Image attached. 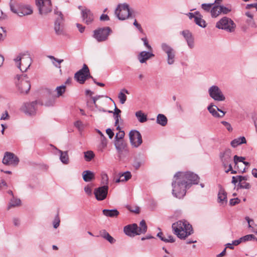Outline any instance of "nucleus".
<instances>
[{
  "label": "nucleus",
  "instance_id": "nucleus-1",
  "mask_svg": "<svg viewBox=\"0 0 257 257\" xmlns=\"http://www.w3.org/2000/svg\"><path fill=\"white\" fill-rule=\"evenodd\" d=\"M174 233L180 239H185L193 233L192 225L186 220H179L172 224Z\"/></svg>",
  "mask_w": 257,
  "mask_h": 257
},
{
  "label": "nucleus",
  "instance_id": "nucleus-2",
  "mask_svg": "<svg viewBox=\"0 0 257 257\" xmlns=\"http://www.w3.org/2000/svg\"><path fill=\"white\" fill-rule=\"evenodd\" d=\"M172 186L173 188L172 194L178 198L183 197L186 194V189L189 188L185 182L180 179L179 176L176 177V174L174 176Z\"/></svg>",
  "mask_w": 257,
  "mask_h": 257
},
{
  "label": "nucleus",
  "instance_id": "nucleus-3",
  "mask_svg": "<svg viewBox=\"0 0 257 257\" xmlns=\"http://www.w3.org/2000/svg\"><path fill=\"white\" fill-rule=\"evenodd\" d=\"M14 60L22 72H26L32 64V59L30 55L24 53L19 54Z\"/></svg>",
  "mask_w": 257,
  "mask_h": 257
},
{
  "label": "nucleus",
  "instance_id": "nucleus-4",
  "mask_svg": "<svg viewBox=\"0 0 257 257\" xmlns=\"http://www.w3.org/2000/svg\"><path fill=\"white\" fill-rule=\"evenodd\" d=\"M179 176L186 185L190 188L192 184H197L199 178L197 175L191 172H178L176 174V177Z\"/></svg>",
  "mask_w": 257,
  "mask_h": 257
},
{
  "label": "nucleus",
  "instance_id": "nucleus-5",
  "mask_svg": "<svg viewBox=\"0 0 257 257\" xmlns=\"http://www.w3.org/2000/svg\"><path fill=\"white\" fill-rule=\"evenodd\" d=\"M18 82L17 83V88L21 93H27L30 88V82L28 79L27 74H23L21 75H17Z\"/></svg>",
  "mask_w": 257,
  "mask_h": 257
},
{
  "label": "nucleus",
  "instance_id": "nucleus-6",
  "mask_svg": "<svg viewBox=\"0 0 257 257\" xmlns=\"http://www.w3.org/2000/svg\"><path fill=\"white\" fill-rule=\"evenodd\" d=\"M216 27L231 33L234 31L236 25L230 18L224 17L216 23Z\"/></svg>",
  "mask_w": 257,
  "mask_h": 257
},
{
  "label": "nucleus",
  "instance_id": "nucleus-7",
  "mask_svg": "<svg viewBox=\"0 0 257 257\" xmlns=\"http://www.w3.org/2000/svg\"><path fill=\"white\" fill-rule=\"evenodd\" d=\"M10 7L11 11L20 17L31 15L33 12L32 7L28 5H20L18 8H16L12 0L10 3Z\"/></svg>",
  "mask_w": 257,
  "mask_h": 257
},
{
  "label": "nucleus",
  "instance_id": "nucleus-8",
  "mask_svg": "<svg viewBox=\"0 0 257 257\" xmlns=\"http://www.w3.org/2000/svg\"><path fill=\"white\" fill-rule=\"evenodd\" d=\"M111 32V29L108 27L100 28L93 31V37L98 42H103L108 39Z\"/></svg>",
  "mask_w": 257,
  "mask_h": 257
},
{
  "label": "nucleus",
  "instance_id": "nucleus-9",
  "mask_svg": "<svg viewBox=\"0 0 257 257\" xmlns=\"http://www.w3.org/2000/svg\"><path fill=\"white\" fill-rule=\"evenodd\" d=\"M115 15L120 20H124L131 16L129 6L126 4H119L115 11Z\"/></svg>",
  "mask_w": 257,
  "mask_h": 257
},
{
  "label": "nucleus",
  "instance_id": "nucleus-10",
  "mask_svg": "<svg viewBox=\"0 0 257 257\" xmlns=\"http://www.w3.org/2000/svg\"><path fill=\"white\" fill-rule=\"evenodd\" d=\"M89 78H92V76L90 74L88 67L85 64L83 65V68L74 75V78L80 84H83L86 80Z\"/></svg>",
  "mask_w": 257,
  "mask_h": 257
},
{
  "label": "nucleus",
  "instance_id": "nucleus-11",
  "mask_svg": "<svg viewBox=\"0 0 257 257\" xmlns=\"http://www.w3.org/2000/svg\"><path fill=\"white\" fill-rule=\"evenodd\" d=\"M208 93L211 98L215 101H223L225 97L223 92L217 85H212L208 89Z\"/></svg>",
  "mask_w": 257,
  "mask_h": 257
},
{
  "label": "nucleus",
  "instance_id": "nucleus-12",
  "mask_svg": "<svg viewBox=\"0 0 257 257\" xmlns=\"http://www.w3.org/2000/svg\"><path fill=\"white\" fill-rule=\"evenodd\" d=\"M36 4L41 15H47L52 11L50 0H36Z\"/></svg>",
  "mask_w": 257,
  "mask_h": 257
},
{
  "label": "nucleus",
  "instance_id": "nucleus-13",
  "mask_svg": "<svg viewBox=\"0 0 257 257\" xmlns=\"http://www.w3.org/2000/svg\"><path fill=\"white\" fill-rule=\"evenodd\" d=\"M55 14L57 16L54 24V30L57 35H64V31L63 24V16L60 12L55 11Z\"/></svg>",
  "mask_w": 257,
  "mask_h": 257
},
{
  "label": "nucleus",
  "instance_id": "nucleus-14",
  "mask_svg": "<svg viewBox=\"0 0 257 257\" xmlns=\"http://www.w3.org/2000/svg\"><path fill=\"white\" fill-rule=\"evenodd\" d=\"M161 48L167 55L168 64L169 65L174 64L175 61V51L171 46L165 43L161 44Z\"/></svg>",
  "mask_w": 257,
  "mask_h": 257
},
{
  "label": "nucleus",
  "instance_id": "nucleus-15",
  "mask_svg": "<svg viewBox=\"0 0 257 257\" xmlns=\"http://www.w3.org/2000/svg\"><path fill=\"white\" fill-rule=\"evenodd\" d=\"M232 151L229 149H226L219 154V158L220 159L222 165L224 169L229 166L232 161Z\"/></svg>",
  "mask_w": 257,
  "mask_h": 257
},
{
  "label": "nucleus",
  "instance_id": "nucleus-16",
  "mask_svg": "<svg viewBox=\"0 0 257 257\" xmlns=\"http://www.w3.org/2000/svg\"><path fill=\"white\" fill-rule=\"evenodd\" d=\"M131 145L134 147H139L142 143V138L140 133L137 130H132L129 133Z\"/></svg>",
  "mask_w": 257,
  "mask_h": 257
},
{
  "label": "nucleus",
  "instance_id": "nucleus-17",
  "mask_svg": "<svg viewBox=\"0 0 257 257\" xmlns=\"http://www.w3.org/2000/svg\"><path fill=\"white\" fill-rule=\"evenodd\" d=\"M19 162V158L10 152H6L3 160V164L6 165L16 166Z\"/></svg>",
  "mask_w": 257,
  "mask_h": 257
},
{
  "label": "nucleus",
  "instance_id": "nucleus-18",
  "mask_svg": "<svg viewBox=\"0 0 257 257\" xmlns=\"http://www.w3.org/2000/svg\"><path fill=\"white\" fill-rule=\"evenodd\" d=\"M108 186H100L96 188L94 190V194L98 201L104 200L107 195Z\"/></svg>",
  "mask_w": 257,
  "mask_h": 257
},
{
  "label": "nucleus",
  "instance_id": "nucleus-19",
  "mask_svg": "<svg viewBox=\"0 0 257 257\" xmlns=\"http://www.w3.org/2000/svg\"><path fill=\"white\" fill-rule=\"evenodd\" d=\"M81 14L82 21L86 25H90L93 22L94 16L89 9H84L82 10Z\"/></svg>",
  "mask_w": 257,
  "mask_h": 257
},
{
  "label": "nucleus",
  "instance_id": "nucleus-20",
  "mask_svg": "<svg viewBox=\"0 0 257 257\" xmlns=\"http://www.w3.org/2000/svg\"><path fill=\"white\" fill-rule=\"evenodd\" d=\"M36 101L24 103L21 107V110L26 114L34 115L36 113Z\"/></svg>",
  "mask_w": 257,
  "mask_h": 257
},
{
  "label": "nucleus",
  "instance_id": "nucleus-21",
  "mask_svg": "<svg viewBox=\"0 0 257 257\" xmlns=\"http://www.w3.org/2000/svg\"><path fill=\"white\" fill-rule=\"evenodd\" d=\"M138 226L137 224L134 223L125 226L124 227L123 230L124 233L128 236H134L135 235L138 234Z\"/></svg>",
  "mask_w": 257,
  "mask_h": 257
},
{
  "label": "nucleus",
  "instance_id": "nucleus-22",
  "mask_svg": "<svg viewBox=\"0 0 257 257\" xmlns=\"http://www.w3.org/2000/svg\"><path fill=\"white\" fill-rule=\"evenodd\" d=\"M219 188L218 201L221 204L225 205L227 202V193L221 185H219Z\"/></svg>",
  "mask_w": 257,
  "mask_h": 257
},
{
  "label": "nucleus",
  "instance_id": "nucleus-23",
  "mask_svg": "<svg viewBox=\"0 0 257 257\" xmlns=\"http://www.w3.org/2000/svg\"><path fill=\"white\" fill-rule=\"evenodd\" d=\"M181 33L185 39L189 47L191 49L193 48L194 47V39L192 33L188 30H184Z\"/></svg>",
  "mask_w": 257,
  "mask_h": 257
},
{
  "label": "nucleus",
  "instance_id": "nucleus-24",
  "mask_svg": "<svg viewBox=\"0 0 257 257\" xmlns=\"http://www.w3.org/2000/svg\"><path fill=\"white\" fill-rule=\"evenodd\" d=\"M154 56V55L151 52L142 51L138 56V58L141 63H144L151 58Z\"/></svg>",
  "mask_w": 257,
  "mask_h": 257
},
{
  "label": "nucleus",
  "instance_id": "nucleus-25",
  "mask_svg": "<svg viewBox=\"0 0 257 257\" xmlns=\"http://www.w3.org/2000/svg\"><path fill=\"white\" fill-rule=\"evenodd\" d=\"M114 146L119 154L126 150V144L123 140H114Z\"/></svg>",
  "mask_w": 257,
  "mask_h": 257
},
{
  "label": "nucleus",
  "instance_id": "nucleus-26",
  "mask_svg": "<svg viewBox=\"0 0 257 257\" xmlns=\"http://www.w3.org/2000/svg\"><path fill=\"white\" fill-rule=\"evenodd\" d=\"M245 160V157H239L237 155H235L233 157V162L234 163V168L235 169H237L238 170V172L239 173H243L245 171V168H244L243 169H239V165L238 163L239 162H242L244 161Z\"/></svg>",
  "mask_w": 257,
  "mask_h": 257
},
{
  "label": "nucleus",
  "instance_id": "nucleus-27",
  "mask_svg": "<svg viewBox=\"0 0 257 257\" xmlns=\"http://www.w3.org/2000/svg\"><path fill=\"white\" fill-rule=\"evenodd\" d=\"M82 175L83 180L86 182H90L95 179L94 173L89 170L84 171Z\"/></svg>",
  "mask_w": 257,
  "mask_h": 257
},
{
  "label": "nucleus",
  "instance_id": "nucleus-28",
  "mask_svg": "<svg viewBox=\"0 0 257 257\" xmlns=\"http://www.w3.org/2000/svg\"><path fill=\"white\" fill-rule=\"evenodd\" d=\"M99 236L107 240L111 244H113L115 242V239L104 229L99 231ZM97 236H99V235Z\"/></svg>",
  "mask_w": 257,
  "mask_h": 257
},
{
  "label": "nucleus",
  "instance_id": "nucleus-29",
  "mask_svg": "<svg viewBox=\"0 0 257 257\" xmlns=\"http://www.w3.org/2000/svg\"><path fill=\"white\" fill-rule=\"evenodd\" d=\"M102 213L104 215L109 217H116L119 215V211L116 209H103Z\"/></svg>",
  "mask_w": 257,
  "mask_h": 257
},
{
  "label": "nucleus",
  "instance_id": "nucleus-30",
  "mask_svg": "<svg viewBox=\"0 0 257 257\" xmlns=\"http://www.w3.org/2000/svg\"><path fill=\"white\" fill-rule=\"evenodd\" d=\"M246 141L244 137H240L236 139H234L231 142V146L235 148L238 145L243 144H246Z\"/></svg>",
  "mask_w": 257,
  "mask_h": 257
},
{
  "label": "nucleus",
  "instance_id": "nucleus-31",
  "mask_svg": "<svg viewBox=\"0 0 257 257\" xmlns=\"http://www.w3.org/2000/svg\"><path fill=\"white\" fill-rule=\"evenodd\" d=\"M156 122L161 125L164 126L167 124L168 119L165 115L159 114L157 116Z\"/></svg>",
  "mask_w": 257,
  "mask_h": 257
},
{
  "label": "nucleus",
  "instance_id": "nucleus-32",
  "mask_svg": "<svg viewBox=\"0 0 257 257\" xmlns=\"http://www.w3.org/2000/svg\"><path fill=\"white\" fill-rule=\"evenodd\" d=\"M124 93H126L127 94H130L128 91L127 89L123 88L121 90L118 95V98L119 100V102L122 104H124L126 100V96Z\"/></svg>",
  "mask_w": 257,
  "mask_h": 257
},
{
  "label": "nucleus",
  "instance_id": "nucleus-33",
  "mask_svg": "<svg viewBox=\"0 0 257 257\" xmlns=\"http://www.w3.org/2000/svg\"><path fill=\"white\" fill-rule=\"evenodd\" d=\"M245 219L248 223V227L252 229V232L257 234V224L254 223L253 220L248 216H246Z\"/></svg>",
  "mask_w": 257,
  "mask_h": 257
},
{
  "label": "nucleus",
  "instance_id": "nucleus-34",
  "mask_svg": "<svg viewBox=\"0 0 257 257\" xmlns=\"http://www.w3.org/2000/svg\"><path fill=\"white\" fill-rule=\"evenodd\" d=\"M60 153V160L64 164H68L69 162V156L68 152L67 151L63 152L61 150H59Z\"/></svg>",
  "mask_w": 257,
  "mask_h": 257
},
{
  "label": "nucleus",
  "instance_id": "nucleus-35",
  "mask_svg": "<svg viewBox=\"0 0 257 257\" xmlns=\"http://www.w3.org/2000/svg\"><path fill=\"white\" fill-rule=\"evenodd\" d=\"M249 177L247 176H233L232 177V181L231 183L233 184L234 185H236V183H238V182H241V181H246L248 180Z\"/></svg>",
  "mask_w": 257,
  "mask_h": 257
},
{
  "label": "nucleus",
  "instance_id": "nucleus-36",
  "mask_svg": "<svg viewBox=\"0 0 257 257\" xmlns=\"http://www.w3.org/2000/svg\"><path fill=\"white\" fill-rule=\"evenodd\" d=\"M217 106L211 103L207 107L209 112L215 117H219L220 114L216 110Z\"/></svg>",
  "mask_w": 257,
  "mask_h": 257
},
{
  "label": "nucleus",
  "instance_id": "nucleus-37",
  "mask_svg": "<svg viewBox=\"0 0 257 257\" xmlns=\"http://www.w3.org/2000/svg\"><path fill=\"white\" fill-rule=\"evenodd\" d=\"M147 230V226L144 220H142L140 223V227H138V234L140 235L142 233H145Z\"/></svg>",
  "mask_w": 257,
  "mask_h": 257
},
{
  "label": "nucleus",
  "instance_id": "nucleus-38",
  "mask_svg": "<svg viewBox=\"0 0 257 257\" xmlns=\"http://www.w3.org/2000/svg\"><path fill=\"white\" fill-rule=\"evenodd\" d=\"M136 116L137 117L138 120L143 123L147 120V116L141 110L138 111L136 112Z\"/></svg>",
  "mask_w": 257,
  "mask_h": 257
},
{
  "label": "nucleus",
  "instance_id": "nucleus-39",
  "mask_svg": "<svg viewBox=\"0 0 257 257\" xmlns=\"http://www.w3.org/2000/svg\"><path fill=\"white\" fill-rule=\"evenodd\" d=\"M219 9V5L214 6L212 8L210 13L212 18H216L221 14Z\"/></svg>",
  "mask_w": 257,
  "mask_h": 257
},
{
  "label": "nucleus",
  "instance_id": "nucleus-40",
  "mask_svg": "<svg viewBox=\"0 0 257 257\" xmlns=\"http://www.w3.org/2000/svg\"><path fill=\"white\" fill-rule=\"evenodd\" d=\"M21 201L20 199L15 198L13 197L10 202L8 209H10L11 207L20 206L21 205Z\"/></svg>",
  "mask_w": 257,
  "mask_h": 257
},
{
  "label": "nucleus",
  "instance_id": "nucleus-41",
  "mask_svg": "<svg viewBox=\"0 0 257 257\" xmlns=\"http://www.w3.org/2000/svg\"><path fill=\"white\" fill-rule=\"evenodd\" d=\"M194 22L197 25L201 28H204L207 26L205 21L203 19V17L199 18H195Z\"/></svg>",
  "mask_w": 257,
  "mask_h": 257
},
{
  "label": "nucleus",
  "instance_id": "nucleus-42",
  "mask_svg": "<svg viewBox=\"0 0 257 257\" xmlns=\"http://www.w3.org/2000/svg\"><path fill=\"white\" fill-rule=\"evenodd\" d=\"M238 185L237 186V190L239 189H249L251 187V185L249 183L246 182V181L238 182Z\"/></svg>",
  "mask_w": 257,
  "mask_h": 257
},
{
  "label": "nucleus",
  "instance_id": "nucleus-43",
  "mask_svg": "<svg viewBox=\"0 0 257 257\" xmlns=\"http://www.w3.org/2000/svg\"><path fill=\"white\" fill-rule=\"evenodd\" d=\"M84 159L86 161L90 162L94 157L95 155L91 151H88L84 153Z\"/></svg>",
  "mask_w": 257,
  "mask_h": 257
},
{
  "label": "nucleus",
  "instance_id": "nucleus-44",
  "mask_svg": "<svg viewBox=\"0 0 257 257\" xmlns=\"http://www.w3.org/2000/svg\"><path fill=\"white\" fill-rule=\"evenodd\" d=\"M55 90L57 92V96L59 97L62 96L63 94L65 92L66 86L64 85L58 86L56 87Z\"/></svg>",
  "mask_w": 257,
  "mask_h": 257
},
{
  "label": "nucleus",
  "instance_id": "nucleus-45",
  "mask_svg": "<svg viewBox=\"0 0 257 257\" xmlns=\"http://www.w3.org/2000/svg\"><path fill=\"white\" fill-rule=\"evenodd\" d=\"M52 60L53 64L56 67L60 68V63L63 61V59H58L53 56H49L48 57Z\"/></svg>",
  "mask_w": 257,
  "mask_h": 257
},
{
  "label": "nucleus",
  "instance_id": "nucleus-46",
  "mask_svg": "<svg viewBox=\"0 0 257 257\" xmlns=\"http://www.w3.org/2000/svg\"><path fill=\"white\" fill-rule=\"evenodd\" d=\"M101 184L102 185V186H108V177L106 174H102L101 175Z\"/></svg>",
  "mask_w": 257,
  "mask_h": 257
},
{
  "label": "nucleus",
  "instance_id": "nucleus-47",
  "mask_svg": "<svg viewBox=\"0 0 257 257\" xmlns=\"http://www.w3.org/2000/svg\"><path fill=\"white\" fill-rule=\"evenodd\" d=\"M219 6V10L220 11L221 13H222L223 14H227L231 11V6L228 7H224L223 6Z\"/></svg>",
  "mask_w": 257,
  "mask_h": 257
},
{
  "label": "nucleus",
  "instance_id": "nucleus-48",
  "mask_svg": "<svg viewBox=\"0 0 257 257\" xmlns=\"http://www.w3.org/2000/svg\"><path fill=\"white\" fill-rule=\"evenodd\" d=\"M214 4H203L201 5V8L205 12H209L211 11L212 7Z\"/></svg>",
  "mask_w": 257,
  "mask_h": 257
},
{
  "label": "nucleus",
  "instance_id": "nucleus-49",
  "mask_svg": "<svg viewBox=\"0 0 257 257\" xmlns=\"http://www.w3.org/2000/svg\"><path fill=\"white\" fill-rule=\"evenodd\" d=\"M120 176L121 178H122V181H123V182L127 181L132 177L131 173L128 171L123 173Z\"/></svg>",
  "mask_w": 257,
  "mask_h": 257
},
{
  "label": "nucleus",
  "instance_id": "nucleus-50",
  "mask_svg": "<svg viewBox=\"0 0 257 257\" xmlns=\"http://www.w3.org/2000/svg\"><path fill=\"white\" fill-rule=\"evenodd\" d=\"M7 36V31L4 28L0 27V42L3 41Z\"/></svg>",
  "mask_w": 257,
  "mask_h": 257
},
{
  "label": "nucleus",
  "instance_id": "nucleus-51",
  "mask_svg": "<svg viewBox=\"0 0 257 257\" xmlns=\"http://www.w3.org/2000/svg\"><path fill=\"white\" fill-rule=\"evenodd\" d=\"M255 237L253 234H247L243 237H241V239H242V242H245L246 241L251 240L253 239H255Z\"/></svg>",
  "mask_w": 257,
  "mask_h": 257
},
{
  "label": "nucleus",
  "instance_id": "nucleus-52",
  "mask_svg": "<svg viewBox=\"0 0 257 257\" xmlns=\"http://www.w3.org/2000/svg\"><path fill=\"white\" fill-rule=\"evenodd\" d=\"M124 132L123 131H120L118 133H117L115 136V140H123V138L124 137Z\"/></svg>",
  "mask_w": 257,
  "mask_h": 257
},
{
  "label": "nucleus",
  "instance_id": "nucleus-53",
  "mask_svg": "<svg viewBox=\"0 0 257 257\" xmlns=\"http://www.w3.org/2000/svg\"><path fill=\"white\" fill-rule=\"evenodd\" d=\"M143 163V161L136 159L134 161L133 166L136 170H138L141 167Z\"/></svg>",
  "mask_w": 257,
  "mask_h": 257
},
{
  "label": "nucleus",
  "instance_id": "nucleus-54",
  "mask_svg": "<svg viewBox=\"0 0 257 257\" xmlns=\"http://www.w3.org/2000/svg\"><path fill=\"white\" fill-rule=\"evenodd\" d=\"M60 220L58 214L56 216L54 221H53V227L55 228H57L60 225Z\"/></svg>",
  "mask_w": 257,
  "mask_h": 257
},
{
  "label": "nucleus",
  "instance_id": "nucleus-55",
  "mask_svg": "<svg viewBox=\"0 0 257 257\" xmlns=\"http://www.w3.org/2000/svg\"><path fill=\"white\" fill-rule=\"evenodd\" d=\"M221 123L225 126L228 131L231 132L232 131V127L229 122L226 121H222Z\"/></svg>",
  "mask_w": 257,
  "mask_h": 257
},
{
  "label": "nucleus",
  "instance_id": "nucleus-56",
  "mask_svg": "<svg viewBox=\"0 0 257 257\" xmlns=\"http://www.w3.org/2000/svg\"><path fill=\"white\" fill-rule=\"evenodd\" d=\"M101 144L100 146L102 149H104L107 146V140L105 137L101 138L100 139Z\"/></svg>",
  "mask_w": 257,
  "mask_h": 257
},
{
  "label": "nucleus",
  "instance_id": "nucleus-57",
  "mask_svg": "<svg viewBox=\"0 0 257 257\" xmlns=\"http://www.w3.org/2000/svg\"><path fill=\"white\" fill-rule=\"evenodd\" d=\"M240 202V200L238 198L231 199L229 201V204L231 206H234Z\"/></svg>",
  "mask_w": 257,
  "mask_h": 257
},
{
  "label": "nucleus",
  "instance_id": "nucleus-58",
  "mask_svg": "<svg viewBox=\"0 0 257 257\" xmlns=\"http://www.w3.org/2000/svg\"><path fill=\"white\" fill-rule=\"evenodd\" d=\"M141 40L143 41L144 44L149 50H152L151 46L149 44L147 38H142Z\"/></svg>",
  "mask_w": 257,
  "mask_h": 257
},
{
  "label": "nucleus",
  "instance_id": "nucleus-59",
  "mask_svg": "<svg viewBox=\"0 0 257 257\" xmlns=\"http://www.w3.org/2000/svg\"><path fill=\"white\" fill-rule=\"evenodd\" d=\"M165 240L166 241H164L165 242H174L175 241V239L172 235H168L167 237L165 236Z\"/></svg>",
  "mask_w": 257,
  "mask_h": 257
},
{
  "label": "nucleus",
  "instance_id": "nucleus-60",
  "mask_svg": "<svg viewBox=\"0 0 257 257\" xmlns=\"http://www.w3.org/2000/svg\"><path fill=\"white\" fill-rule=\"evenodd\" d=\"M84 191L88 195H91L92 194V190L91 187L87 185L86 186L84 187Z\"/></svg>",
  "mask_w": 257,
  "mask_h": 257
},
{
  "label": "nucleus",
  "instance_id": "nucleus-61",
  "mask_svg": "<svg viewBox=\"0 0 257 257\" xmlns=\"http://www.w3.org/2000/svg\"><path fill=\"white\" fill-rule=\"evenodd\" d=\"M228 168L227 170L225 169V172L226 173H228L229 171H230L231 173L233 174H235L237 173V171L233 170L232 169V166L231 164H229V166H228Z\"/></svg>",
  "mask_w": 257,
  "mask_h": 257
},
{
  "label": "nucleus",
  "instance_id": "nucleus-62",
  "mask_svg": "<svg viewBox=\"0 0 257 257\" xmlns=\"http://www.w3.org/2000/svg\"><path fill=\"white\" fill-rule=\"evenodd\" d=\"M10 118V116L7 111H6L1 116V120H8Z\"/></svg>",
  "mask_w": 257,
  "mask_h": 257
},
{
  "label": "nucleus",
  "instance_id": "nucleus-63",
  "mask_svg": "<svg viewBox=\"0 0 257 257\" xmlns=\"http://www.w3.org/2000/svg\"><path fill=\"white\" fill-rule=\"evenodd\" d=\"M106 133L108 135L109 138L110 139H111L113 138L114 136V133L110 128H109L106 129Z\"/></svg>",
  "mask_w": 257,
  "mask_h": 257
},
{
  "label": "nucleus",
  "instance_id": "nucleus-64",
  "mask_svg": "<svg viewBox=\"0 0 257 257\" xmlns=\"http://www.w3.org/2000/svg\"><path fill=\"white\" fill-rule=\"evenodd\" d=\"M100 20L101 21H107L109 20V18L106 14H102L100 17Z\"/></svg>",
  "mask_w": 257,
  "mask_h": 257
}]
</instances>
